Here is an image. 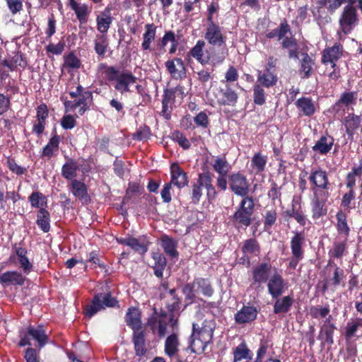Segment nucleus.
<instances>
[{"mask_svg":"<svg viewBox=\"0 0 362 362\" xmlns=\"http://www.w3.org/2000/svg\"><path fill=\"white\" fill-rule=\"evenodd\" d=\"M272 269V265L269 262H262L254 267L252 272L254 284L260 285L267 283L270 279Z\"/></svg>","mask_w":362,"mask_h":362,"instance_id":"nucleus-22","label":"nucleus"},{"mask_svg":"<svg viewBox=\"0 0 362 362\" xmlns=\"http://www.w3.org/2000/svg\"><path fill=\"white\" fill-rule=\"evenodd\" d=\"M19 337V346H30L31 340H33L40 349L44 347L47 344L49 339L43 325H38L37 327L29 325L28 327L23 328L20 331Z\"/></svg>","mask_w":362,"mask_h":362,"instance_id":"nucleus-6","label":"nucleus"},{"mask_svg":"<svg viewBox=\"0 0 362 362\" xmlns=\"http://www.w3.org/2000/svg\"><path fill=\"white\" fill-rule=\"evenodd\" d=\"M160 246L165 253L171 258L177 257L179 253L177 250V242L172 237L164 234L160 238Z\"/></svg>","mask_w":362,"mask_h":362,"instance_id":"nucleus-35","label":"nucleus"},{"mask_svg":"<svg viewBox=\"0 0 362 362\" xmlns=\"http://www.w3.org/2000/svg\"><path fill=\"white\" fill-rule=\"evenodd\" d=\"M229 189L235 195L245 199L253 197L249 195L250 182L246 175L240 171L233 172L228 176Z\"/></svg>","mask_w":362,"mask_h":362,"instance_id":"nucleus-8","label":"nucleus"},{"mask_svg":"<svg viewBox=\"0 0 362 362\" xmlns=\"http://www.w3.org/2000/svg\"><path fill=\"white\" fill-rule=\"evenodd\" d=\"M214 69L209 70V69L202 68L197 70L195 73L197 74V80L202 86L205 87L210 81L214 79V74H213Z\"/></svg>","mask_w":362,"mask_h":362,"instance_id":"nucleus-59","label":"nucleus"},{"mask_svg":"<svg viewBox=\"0 0 362 362\" xmlns=\"http://www.w3.org/2000/svg\"><path fill=\"white\" fill-rule=\"evenodd\" d=\"M152 258L154 260V265L153 266V273L156 276L162 279L163 276V272L167 265V260L163 254L160 252H153Z\"/></svg>","mask_w":362,"mask_h":362,"instance_id":"nucleus-45","label":"nucleus"},{"mask_svg":"<svg viewBox=\"0 0 362 362\" xmlns=\"http://www.w3.org/2000/svg\"><path fill=\"white\" fill-rule=\"evenodd\" d=\"M215 328L214 319H205L202 326L194 322L192 324V331L188 341V348L192 353L202 354L205 351L207 345L212 342Z\"/></svg>","mask_w":362,"mask_h":362,"instance_id":"nucleus-1","label":"nucleus"},{"mask_svg":"<svg viewBox=\"0 0 362 362\" xmlns=\"http://www.w3.org/2000/svg\"><path fill=\"white\" fill-rule=\"evenodd\" d=\"M112 10V6L109 4L96 18L97 30L102 35H106L113 22V17L111 15Z\"/></svg>","mask_w":362,"mask_h":362,"instance_id":"nucleus-23","label":"nucleus"},{"mask_svg":"<svg viewBox=\"0 0 362 362\" xmlns=\"http://www.w3.org/2000/svg\"><path fill=\"white\" fill-rule=\"evenodd\" d=\"M202 185L206 190V197L209 202H213L218 196L216 187L213 185V175L209 172L201 173Z\"/></svg>","mask_w":362,"mask_h":362,"instance_id":"nucleus-33","label":"nucleus"},{"mask_svg":"<svg viewBox=\"0 0 362 362\" xmlns=\"http://www.w3.org/2000/svg\"><path fill=\"white\" fill-rule=\"evenodd\" d=\"M336 228L338 234L344 236V238L348 239L349 236L351 228L347 223V215L342 211L339 210L336 214Z\"/></svg>","mask_w":362,"mask_h":362,"instance_id":"nucleus-41","label":"nucleus"},{"mask_svg":"<svg viewBox=\"0 0 362 362\" xmlns=\"http://www.w3.org/2000/svg\"><path fill=\"white\" fill-rule=\"evenodd\" d=\"M161 298L164 300L165 307L169 314V323L173 329H177L178 317L180 313L188 305L183 306L182 297L179 296L175 288L161 293Z\"/></svg>","mask_w":362,"mask_h":362,"instance_id":"nucleus-3","label":"nucleus"},{"mask_svg":"<svg viewBox=\"0 0 362 362\" xmlns=\"http://www.w3.org/2000/svg\"><path fill=\"white\" fill-rule=\"evenodd\" d=\"M48 117V107L45 103H42L36 108V120L33 122V133L37 136L42 135L45 132Z\"/></svg>","mask_w":362,"mask_h":362,"instance_id":"nucleus-11","label":"nucleus"},{"mask_svg":"<svg viewBox=\"0 0 362 362\" xmlns=\"http://www.w3.org/2000/svg\"><path fill=\"white\" fill-rule=\"evenodd\" d=\"M117 242L120 245L129 247L135 252L140 255H144L148 251L149 245L147 238L145 235L136 238L128 235L125 238H117Z\"/></svg>","mask_w":362,"mask_h":362,"instance_id":"nucleus-9","label":"nucleus"},{"mask_svg":"<svg viewBox=\"0 0 362 362\" xmlns=\"http://www.w3.org/2000/svg\"><path fill=\"white\" fill-rule=\"evenodd\" d=\"M361 121V116L356 115L354 113H349L348 115L344 118L343 124L345 126L346 133L349 139H353L354 132L360 127Z\"/></svg>","mask_w":362,"mask_h":362,"instance_id":"nucleus-34","label":"nucleus"},{"mask_svg":"<svg viewBox=\"0 0 362 362\" xmlns=\"http://www.w3.org/2000/svg\"><path fill=\"white\" fill-rule=\"evenodd\" d=\"M124 319L127 325L133 330V332L144 330L141 322V313L138 308L134 306L129 308Z\"/></svg>","mask_w":362,"mask_h":362,"instance_id":"nucleus-24","label":"nucleus"},{"mask_svg":"<svg viewBox=\"0 0 362 362\" xmlns=\"http://www.w3.org/2000/svg\"><path fill=\"white\" fill-rule=\"evenodd\" d=\"M252 356V353L245 341L240 343L233 350V362H238L242 359H251Z\"/></svg>","mask_w":362,"mask_h":362,"instance_id":"nucleus-57","label":"nucleus"},{"mask_svg":"<svg viewBox=\"0 0 362 362\" xmlns=\"http://www.w3.org/2000/svg\"><path fill=\"white\" fill-rule=\"evenodd\" d=\"M204 38L210 45L221 47L226 46V37L222 33V28L218 25L207 26Z\"/></svg>","mask_w":362,"mask_h":362,"instance_id":"nucleus-12","label":"nucleus"},{"mask_svg":"<svg viewBox=\"0 0 362 362\" xmlns=\"http://www.w3.org/2000/svg\"><path fill=\"white\" fill-rule=\"evenodd\" d=\"M50 214L45 208L37 211L36 223L44 233L50 230Z\"/></svg>","mask_w":362,"mask_h":362,"instance_id":"nucleus-47","label":"nucleus"},{"mask_svg":"<svg viewBox=\"0 0 362 362\" xmlns=\"http://www.w3.org/2000/svg\"><path fill=\"white\" fill-rule=\"evenodd\" d=\"M358 21L356 8L353 5H346L339 18V24L342 27L343 32L347 33L348 31L345 30L346 28H349V31Z\"/></svg>","mask_w":362,"mask_h":362,"instance_id":"nucleus-16","label":"nucleus"},{"mask_svg":"<svg viewBox=\"0 0 362 362\" xmlns=\"http://www.w3.org/2000/svg\"><path fill=\"white\" fill-rule=\"evenodd\" d=\"M170 182L179 189L185 187L189 182L187 173L177 163H173L170 166Z\"/></svg>","mask_w":362,"mask_h":362,"instance_id":"nucleus-26","label":"nucleus"},{"mask_svg":"<svg viewBox=\"0 0 362 362\" xmlns=\"http://www.w3.org/2000/svg\"><path fill=\"white\" fill-rule=\"evenodd\" d=\"M197 292L199 291L206 297H211L214 294V288L208 279L198 277L194 279Z\"/></svg>","mask_w":362,"mask_h":362,"instance_id":"nucleus-51","label":"nucleus"},{"mask_svg":"<svg viewBox=\"0 0 362 362\" xmlns=\"http://www.w3.org/2000/svg\"><path fill=\"white\" fill-rule=\"evenodd\" d=\"M358 93L356 91L343 92L338 100L332 106V112L337 114L341 110L344 112V108L348 110L351 106L355 105L357 101Z\"/></svg>","mask_w":362,"mask_h":362,"instance_id":"nucleus-18","label":"nucleus"},{"mask_svg":"<svg viewBox=\"0 0 362 362\" xmlns=\"http://www.w3.org/2000/svg\"><path fill=\"white\" fill-rule=\"evenodd\" d=\"M166 70L174 79H182L186 77V68L181 58L175 57L165 62Z\"/></svg>","mask_w":362,"mask_h":362,"instance_id":"nucleus-19","label":"nucleus"},{"mask_svg":"<svg viewBox=\"0 0 362 362\" xmlns=\"http://www.w3.org/2000/svg\"><path fill=\"white\" fill-rule=\"evenodd\" d=\"M196 284H194V279L192 283H187L182 287V293L185 296V301L187 305H190L194 303L196 299L195 292H197Z\"/></svg>","mask_w":362,"mask_h":362,"instance_id":"nucleus-61","label":"nucleus"},{"mask_svg":"<svg viewBox=\"0 0 362 362\" xmlns=\"http://www.w3.org/2000/svg\"><path fill=\"white\" fill-rule=\"evenodd\" d=\"M144 28L145 32L143 34L141 47L144 51H151V45L156 38L157 26L152 23L146 24Z\"/></svg>","mask_w":362,"mask_h":362,"instance_id":"nucleus-36","label":"nucleus"},{"mask_svg":"<svg viewBox=\"0 0 362 362\" xmlns=\"http://www.w3.org/2000/svg\"><path fill=\"white\" fill-rule=\"evenodd\" d=\"M332 317L329 315L324 321L320 327L318 339L321 340V345L325 344L332 346L334 344V333L337 329L335 324L332 321Z\"/></svg>","mask_w":362,"mask_h":362,"instance_id":"nucleus-14","label":"nucleus"},{"mask_svg":"<svg viewBox=\"0 0 362 362\" xmlns=\"http://www.w3.org/2000/svg\"><path fill=\"white\" fill-rule=\"evenodd\" d=\"M1 64L7 67L10 71H14L18 66L23 69H25L28 66V62L25 54L21 51H18L14 53V55L10 59H4L1 62Z\"/></svg>","mask_w":362,"mask_h":362,"instance_id":"nucleus-32","label":"nucleus"},{"mask_svg":"<svg viewBox=\"0 0 362 362\" xmlns=\"http://www.w3.org/2000/svg\"><path fill=\"white\" fill-rule=\"evenodd\" d=\"M267 163V156L262 154L261 152L255 153L251 160V167L255 171L256 174L262 173L265 170Z\"/></svg>","mask_w":362,"mask_h":362,"instance_id":"nucleus-55","label":"nucleus"},{"mask_svg":"<svg viewBox=\"0 0 362 362\" xmlns=\"http://www.w3.org/2000/svg\"><path fill=\"white\" fill-rule=\"evenodd\" d=\"M98 69L104 70L105 78L109 82H115V89L122 94L130 92V86L137 81V78L129 70L120 71L118 67L109 66L105 63H100Z\"/></svg>","mask_w":362,"mask_h":362,"instance_id":"nucleus-2","label":"nucleus"},{"mask_svg":"<svg viewBox=\"0 0 362 362\" xmlns=\"http://www.w3.org/2000/svg\"><path fill=\"white\" fill-rule=\"evenodd\" d=\"M180 341L178 335L172 333L165 339L164 352L170 358L175 356L179 351Z\"/></svg>","mask_w":362,"mask_h":362,"instance_id":"nucleus-40","label":"nucleus"},{"mask_svg":"<svg viewBox=\"0 0 362 362\" xmlns=\"http://www.w3.org/2000/svg\"><path fill=\"white\" fill-rule=\"evenodd\" d=\"M334 145V138L330 136H322L312 147L313 151L320 155H327Z\"/></svg>","mask_w":362,"mask_h":362,"instance_id":"nucleus-38","label":"nucleus"},{"mask_svg":"<svg viewBox=\"0 0 362 362\" xmlns=\"http://www.w3.org/2000/svg\"><path fill=\"white\" fill-rule=\"evenodd\" d=\"M68 187L76 198L86 203L90 202V199L88 193V187L83 182L74 180L68 185Z\"/></svg>","mask_w":362,"mask_h":362,"instance_id":"nucleus-31","label":"nucleus"},{"mask_svg":"<svg viewBox=\"0 0 362 362\" xmlns=\"http://www.w3.org/2000/svg\"><path fill=\"white\" fill-rule=\"evenodd\" d=\"M216 98L219 105L234 107L238 103V94L230 85L226 84L218 88Z\"/></svg>","mask_w":362,"mask_h":362,"instance_id":"nucleus-10","label":"nucleus"},{"mask_svg":"<svg viewBox=\"0 0 362 362\" xmlns=\"http://www.w3.org/2000/svg\"><path fill=\"white\" fill-rule=\"evenodd\" d=\"M343 54V46L336 42L332 47H326L322 52L321 62L327 65L329 62H337Z\"/></svg>","mask_w":362,"mask_h":362,"instance_id":"nucleus-27","label":"nucleus"},{"mask_svg":"<svg viewBox=\"0 0 362 362\" xmlns=\"http://www.w3.org/2000/svg\"><path fill=\"white\" fill-rule=\"evenodd\" d=\"M268 293L272 298L280 297L285 290V283L283 276L278 272L276 268H274V272L270 279L267 281Z\"/></svg>","mask_w":362,"mask_h":362,"instance_id":"nucleus-13","label":"nucleus"},{"mask_svg":"<svg viewBox=\"0 0 362 362\" xmlns=\"http://www.w3.org/2000/svg\"><path fill=\"white\" fill-rule=\"evenodd\" d=\"M314 64V61L308 54L305 53L303 54V58L300 61V68L299 70L301 78H308L312 76L313 73V66Z\"/></svg>","mask_w":362,"mask_h":362,"instance_id":"nucleus-48","label":"nucleus"},{"mask_svg":"<svg viewBox=\"0 0 362 362\" xmlns=\"http://www.w3.org/2000/svg\"><path fill=\"white\" fill-rule=\"evenodd\" d=\"M28 202L32 208L41 209L47 206V197L40 191L33 192L28 197Z\"/></svg>","mask_w":362,"mask_h":362,"instance_id":"nucleus-52","label":"nucleus"},{"mask_svg":"<svg viewBox=\"0 0 362 362\" xmlns=\"http://www.w3.org/2000/svg\"><path fill=\"white\" fill-rule=\"evenodd\" d=\"M276 299L273 307V312L276 315L287 313L290 311L294 303V299L291 296H286L281 298L279 297Z\"/></svg>","mask_w":362,"mask_h":362,"instance_id":"nucleus-37","label":"nucleus"},{"mask_svg":"<svg viewBox=\"0 0 362 362\" xmlns=\"http://www.w3.org/2000/svg\"><path fill=\"white\" fill-rule=\"evenodd\" d=\"M327 202L312 199L311 200V211L312 217L314 220L319 219L327 214Z\"/></svg>","mask_w":362,"mask_h":362,"instance_id":"nucleus-53","label":"nucleus"},{"mask_svg":"<svg viewBox=\"0 0 362 362\" xmlns=\"http://www.w3.org/2000/svg\"><path fill=\"white\" fill-rule=\"evenodd\" d=\"M293 233L290 241L291 254L305 256L306 238L304 231H293Z\"/></svg>","mask_w":362,"mask_h":362,"instance_id":"nucleus-30","label":"nucleus"},{"mask_svg":"<svg viewBox=\"0 0 362 362\" xmlns=\"http://www.w3.org/2000/svg\"><path fill=\"white\" fill-rule=\"evenodd\" d=\"M255 210L254 197L241 199L235 211L230 216V221L236 228H247L252 223V216Z\"/></svg>","mask_w":362,"mask_h":362,"instance_id":"nucleus-4","label":"nucleus"},{"mask_svg":"<svg viewBox=\"0 0 362 362\" xmlns=\"http://www.w3.org/2000/svg\"><path fill=\"white\" fill-rule=\"evenodd\" d=\"M119 307V301L112 296L110 292L98 293L94 295L91 302L84 307L83 313L86 317L91 318L106 308Z\"/></svg>","mask_w":362,"mask_h":362,"instance_id":"nucleus-5","label":"nucleus"},{"mask_svg":"<svg viewBox=\"0 0 362 362\" xmlns=\"http://www.w3.org/2000/svg\"><path fill=\"white\" fill-rule=\"evenodd\" d=\"M213 169L218 175L228 174L230 170V165L227 160L226 157L218 156L213 164Z\"/></svg>","mask_w":362,"mask_h":362,"instance_id":"nucleus-58","label":"nucleus"},{"mask_svg":"<svg viewBox=\"0 0 362 362\" xmlns=\"http://www.w3.org/2000/svg\"><path fill=\"white\" fill-rule=\"evenodd\" d=\"M297 108L301 111L303 115L310 117L315 112V107L311 98L301 97L296 102Z\"/></svg>","mask_w":362,"mask_h":362,"instance_id":"nucleus-43","label":"nucleus"},{"mask_svg":"<svg viewBox=\"0 0 362 362\" xmlns=\"http://www.w3.org/2000/svg\"><path fill=\"white\" fill-rule=\"evenodd\" d=\"M148 324L152 330H157V334L160 338L165 337L166 334L168 322L165 319L151 316L148 320Z\"/></svg>","mask_w":362,"mask_h":362,"instance_id":"nucleus-49","label":"nucleus"},{"mask_svg":"<svg viewBox=\"0 0 362 362\" xmlns=\"http://www.w3.org/2000/svg\"><path fill=\"white\" fill-rule=\"evenodd\" d=\"M281 45L282 49H288V57L290 59H296L298 57V42L293 36L283 38Z\"/></svg>","mask_w":362,"mask_h":362,"instance_id":"nucleus-46","label":"nucleus"},{"mask_svg":"<svg viewBox=\"0 0 362 362\" xmlns=\"http://www.w3.org/2000/svg\"><path fill=\"white\" fill-rule=\"evenodd\" d=\"M25 276L17 271H8L0 275V284L4 286L24 285Z\"/></svg>","mask_w":362,"mask_h":362,"instance_id":"nucleus-28","label":"nucleus"},{"mask_svg":"<svg viewBox=\"0 0 362 362\" xmlns=\"http://www.w3.org/2000/svg\"><path fill=\"white\" fill-rule=\"evenodd\" d=\"M61 137L57 134L56 130L52 132V135L48 143L42 148L40 152L42 158L50 159L57 156L59 150Z\"/></svg>","mask_w":362,"mask_h":362,"instance_id":"nucleus-25","label":"nucleus"},{"mask_svg":"<svg viewBox=\"0 0 362 362\" xmlns=\"http://www.w3.org/2000/svg\"><path fill=\"white\" fill-rule=\"evenodd\" d=\"M204 46V41L201 40H198L196 45L189 51L187 56L194 58L202 65L209 64L211 59L210 56L203 57V49Z\"/></svg>","mask_w":362,"mask_h":362,"instance_id":"nucleus-39","label":"nucleus"},{"mask_svg":"<svg viewBox=\"0 0 362 362\" xmlns=\"http://www.w3.org/2000/svg\"><path fill=\"white\" fill-rule=\"evenodd\" d=\"M202 177L201 173L199 174V177L195 182H193L191 185V189L189 192L191 203L193 204H198L200 202L201 198L202 197L203 192L202 185Z\"/></svg>","mask_w":362,"mask_h":362,"instance_id":"nucleus-54","label":"nucleus"},{"mask_svg":"<svg viewBox=\"0 0 362 362\" xmlns=\"http://www.w3.org/2000/svg\"><path fill=\"white\" fill-rule=\"evenodd\" d=\"M362 319H358L356 321L348 322L344 330V338L346 344L349 343L353 338L356 337V332L362 325ZM358 337H357V339Z\"/></svg>","mask_w":362,"mask_h":362,"instance_id":"nucleus-56","label":"nucleus"},{"mask_svg":"<svg viewBox=\"0 0 362 362\" xmlns=\"http://www.w3.org/2000/svg\"><path fill=\"white\" fill-rule=\"evenodd\" d=\"M308 180L310 183V189L318 187L325 188L331 185L327 172L320 167L311 170Z\"/></svg>","mask_w":362,"mask_h":362,"instance_id":"nucleus-15","label":"nucleus"},{"mask_svg":"<svg viewBox=\"0 0 362 362\" xmlns=\"http://www.w3.org/2000/svg\"><path fill=\"white\" fill-rule=\"evenodd\" d=\"M330 313L329 305L325 306H311L309 314L313 319L325 318Z\"/></svg>","mask_w":362,"mask_h":362,"instance_id":"nucleus-64","label":"nucleus"},{"mask_svg":"<svg viewBox=\"0 0 362 362\" xmlns=\"http://www.w3.org/2000/svg\"><path fill=\"white\" fill-rule=\"evenodd\" d=\"M241 251L244 256L240 259L243 260V262L246 261L247 265H250V259L248 255L255 257L259 256L261 252V247L256 238H249L243 242Z\"/></svg>","mask_w":362,"mask_h":362,"instance_id":"nucleus-29","label":"nucleus"},{"mask_svg":"<svg viewBox=\"0 0 362 362\" xmlns=\"http://www.w3.org/2000/svg\"><path fill=\"white\" fill-rule=\"evenodd\" d=\"M66 162L62 167V176L67 180H76L77 176V167L76 160L71 158H67Z\"/></svg>","mask_w":362,"mask_h":362,"instance_id":"nucleus-44","label":"nucleus"},{"mask_svg":"<svg viewBox=\"0 0 362 362\" xmlns=\"http://www.w3.org/2000/svg\"><path fill=\"white\" fill-rule=\"evenodd\" d=\"M185 95V88L181 85H177L174 88H166L163 90L161 115L165 119H170L171 117L172 105L175 103L176 98L182 100Z\"/></svg>","mask_w":362,"mask_h":362,"instance_id":"nucleus-7","label":"nucleus"},{"mask_svg":"<svg viewBox=\"0 0 362 362\" xmlns=\"http://www.w3.org/2000/svg\"><path fill=\"white\" fill-rule=\"evenodd\" d=\"M348 239L344 238L343 241H335L332 248L329 250L328 255L331 258L341 259L347 253Z\"/></svg>","mask_w":362,"mask_h":362,"instance_id":"nucleus-50","label":"nucleus"},{"mask_svg":"<svg viewBox=\"0 0 362 362\" xmlns=\"http://www.w3.org/2000/svg\"><path fill=\"white\" fill-rule=\"evenodd\" d=\"M258 310L253 305H243L234 315L237 325H243L254 322L257 317Z\"/></svg>","mask_w":362,"mask_h":362,"instance_id":"nucleus-17","label":"nucleus"},{"mask_svg":"<svg viewBox=\"0 0 362 362\" xmlns=\"http://www.w3.org/2000/svg\"><path fill=\"white\" fill-rule=\"evenodd\" d=\"M278 76L276 73L271 71L268 72L265 70L264 72L258 71L257 82L259 83L257 85H260L262 87L269 88L276 86Z\"/></svg>","mask_w":362,"mask_h":362,"instance_id":"nucleus-42","label":"nucleus"},{"mask_svg":"<svg viewBox=\"0 0 362 362\" xmlns=\"http://www.w3.org/2000/svg\"><path fill=\"white\" fill-rule=\"evenodd\" d=\"M67 6L74 12L80 24H86L91 12V8L85 3H78L76 0H68Z\"/></svg>","mask_w":362,"mask_h":362,"instance_id":"nucleus-21","label":"nucleus"},{"mask_svg":"<svg viewBox=\"0 0 362 362\" xmlns=\"http://www.w3.org/2000/svg\"><path fill=\"white\" fill-rule=\"evenodd\" d=\"M108 47L107 38L106 35H101L94 42V49L98 57L103 58Z\"/></svg>","mask_w":362,"mask_h":362,"instance_id":"nucleus-62","label":"nucleus"},{"mask_svg":"<svg viewBox=\"0 0 362 362\" xmlns=\"http://www.w3.org/2000/svg\"><path fill=\"white\" fill-rule=\"evenodd\" d=\"M269 182L270 189L267 192L268 197L271 199L273 204H275L276 201L281 204V187H279L274 180H270Z\"/></svg>","mask_w":362,"mask_h":362,"instance_id":"nucleus-63","label":"nucleus"},{"mask_svg":"<svg viewBox=\"0 0 362 362\" xmlns=\"http://www.w3.org/2000/svg\"><path fill=\"white\" fill-rule=\"evenodd\" d=\"M146 330H141L132 334V343L135 355L140 358L145 357L148 352V344L146 340Z\"/></svg>","mask_w":362,"mask_h":362,"instance_id":"nucleus-20","label":"nucleus"},{"mask_svg":"<svg viewBox=\"0 0 362 362\" xmlns=\"http://www.w3.org/2000/svg\"><path fill=\"white\" fill-rule=\"evenodd\" d=\"M277 210L275 208L267 210L263 215V224L264 230H269L276 222Z\"/></svg>","mask_w":362,"mask_h":362,"instance_id":"nucleus-60","label":"nucleus"}]
</instances>
